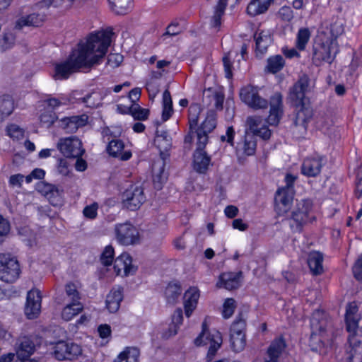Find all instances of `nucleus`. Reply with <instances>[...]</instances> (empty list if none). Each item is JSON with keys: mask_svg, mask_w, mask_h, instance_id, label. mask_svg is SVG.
<instances>
[{"mask_svg": "<svg viewBox=\"0 0 362 362\" xmlns=\"http://www.w3.org/2000/svg\"><path fill=\"white\" fill-rule=\"evenodd\" d=\"M114 35L112 28L91 33L86 41H81L68 59L54 68L55 79H66L77 71L90 69L105 55Z\"/></svg>", "mask_w": 362, "mask_h": 362, "instance_id": "nucleus-1", "label": "nucleus"}, {"mask_svg": "<svg viewBox=\"0 0 362 362\" xmlns=\"http://www.w3.org/2000/svg\"><path fill=\"white\" fill-rule=\"evenodd\" d=\"M247 125L249 131L245 132L244 136L235 147L238 157L250 156L255 154L257 148L256 136L267 140L272 135V131L263 123L259 117H248Z\"/></svg>", "mask_w": 362, "mask_h": 362, "instance_id": "nucleus-2", "label": "nucleus"}, {"mask_svg": "<svg viewBox=\"0 0 362 362\" xmlns=\"http://www.w3.org/2000/svg\"><path fill=\"white\" fill-rule=\"evenodd\" d=\"M309 86V78L306 75L300 77L296 83L290 88L288 99L296 107V117L293 120L295 126L306 127L310 117V110L305 107V94Z\"/></svg>", "mask_w": 362, "mask_h": 362, "instance_id": "nucleus-3", "label": "nucleus"}, {"mask_svg": "<svg viewBox=\"0 0 362 362\" xmlns=\"http://www.w3.org/2000/svg\"><path fill=\"white\" fill-rule=\"evenodd\" d=\"M339 52L338 42H333L325 38L322 34H317L315 38L312 49V62L316 66L324 63L331 64Z\"/></svg>", "mask_w": 362, "mask_h": 362, "instance_id": "nucleus-4", "label": "nucleus"}, {"mask_svg": "<svg viewBox=\"0 0 362 362\" xmlns=\"http://www.w3.org/2000/svg\"><path fill=\"white\" fill-rule=\"evenodd\" d=\"M21 268L18 259L10 253L0 254V279L13 283L19 277Z\"/></svg>", "mask_w": 362, "mask_h": 362, "instance_id": "nucleus-5", "label": "nucleus"}, {"mask_svg": "<svg viewBox=\"0 0 362 362\" xmlns=\"http://www.w3.org/2000/svg\"><path fill=\"white\" fill-rule=\"evenodd\" d=\"M313 208L310 199H302L296 204L291 212L290 218V227L293 232H300L303 226L310 218L309 214Z\"/></svg>", "mask_w": 362, "mask_h": 362, "instance_id": "nucleus-6", "label": "nucleus"}, {"mask_svg": "<svg viewBox=\"0 0 362 362\" xmlns=\"http://www.w3.org/2000/svg\"><path fill=\"white\" fill-rule=\"evenodd\" d=\"M222 343L221 334L218 331H214L213 333L207 332L206 325L202 324V332L194 339V344L197 346L206 345L209 344V348L207 354V358L211 360L215 356L217 350L220 348Z\"/></svg>", "mask_w": 362, "mask_h": 362, "instance_id": "nucleus-7", "label": "nucleus"}, {"mask_svg": "<svg viewBox=\"0 0 362 362\" xmlns=\"http://www.w3.org/2000/svg\"><path fill=\"white\" fill-rule=\"evenodd\" d=\"M57 148L65 157L70 158L81 157L85 152L81 141L74 136L61 138Z\"/></svg>", "mask_w": 362, "mask_h": 362, "instance_id": "nucleus-8", "label": "nucleus"}, {"mask_svg": "<svg viewBox=\"0 0 362 362\" xmlns=\"http://www.w3.org/2000/svg\"><path fill=\"white\" fill-rule=\"evenodd\" d=\"M240 98L241 100L253 109H265L268 107V102L259 94L257 87L248 85L240 89Z\"/></svg>", "mask_w": 362, "mask_h": 362, "instance_id": "nucleus-9", "label": "nucleus"}, {"mask_svg": "<svg viewBox=\"0 0 362 362\" xmlns=\"http://www.w3.org/2000/svg\"><path fill=\"white\" fill-rule=\"evenodd\" d=\"M115 232L116 239L121 245H130L139 241V231L129 222L116 224Z\"/></svg>", "mask_w": 362, "mask_h": 362, "instance_id": "nucleus-10", "label": "nucleus"}, {"mask_svg": "<svg viewBox=\"0 0 362 362\" xmlns=\"http://www.w3.org/2000/svg\"><path fill=\"white\" fill-rule=\"evenodd\" d=\"M82 353L81 347L76 343L60 341L54 346L53 355L59 361L73 360Z\"/></svg>", "mask_w": 362, "mask_h": 362, "instance_id": "nucleus-11", "label": "nucleus"}, {"mask_svg": "<svg viewBox=\"0 0 362 362\" xmlns=\"http://www.w3.org/2000/svg\"><path fill=\"white\" fill-rule=\"evenodd\" d=\"M146 197L141 187L131 186L122 194V203L125 208L135 211L145 202Z\"/></svg>", "mask_w": 362, "mask_h": 362, "instance_id": "nucleus-12", "label": "nucleus"}, {"mask_svg": "<svg viewBox=\"0 0 362 362\" xmlns=\"http://www.w3.org/2000/svg\"><path fill=\"white\" fill-rule=\"evenodd\" d=\"M269 106L267 122L269 125L276 126L284 115L283 95L281 93L276 92L270 97Z\"/></svg>", "mask_w": 362, "mask_h": 362, "instance_id": "nucleus-13", "label": "nucleus"}, {"mask_svg": "<svg viewBox=\"0 0 362 362\" xmlns=\"http://www.w3.org/2000/svg\"><path fill=\"white\" fill-rule=\"evenodd\" d=\"M344 33V23L342 19L333 18L330 23H325L319 29L317 34H322L333 42H338L337 38Z\"/></svg>", "mask_w": 362, "mask_h": 362, "instance_id": "nucleus-14", "label": "nucleus"}, {"mask_svg": "<svg viewBox=\"0 0 362 362\" xmlns=\"http://www.w3.org/2000/svg\"><path fill=\"white\" fill-rule=\"evenodd\" d=\"M42 296L40 291L30 290L27 293L25 314L28 319L37 317L41 310Z\"/></svg>", "mask_w": 362, "mask_h": 362, "instance_id": "nucleus-15", "label": "nucleus"}, {"mask_svg": "<svg viewBox=\"0 0 362 362\" xmlns=\"http://www.w3.org/2000/svg\"><path fill=\"white\" fill-rule=\"evenodd\" d=\"M326 163L322 156H314L306 158L301 165V173L307 177H315L320 175L322 168Z\"/></svg>", "mask_w": 362, "mask_h": 362, "instance_id": "nucleus-16", "label": "nucleus"}, {"mask_svg": "<svg viewBox=\"0 0 362 362\" xmlns=\"http://www.w3.org/2000/svg\"><path fill=\"white\" fill-rule=\"evenodd\" d=\"M293 192L288 189L277 190L274 201L276 210L279 215L286 213L291 207L293 201Z\"/></svg>", "mask_w": 362, "mask_h": 362, "instance_id": "nucleus-17", "label": "nucleus"}, {"mask_svg": "<svg viewBox=\"0 0 362 362\" xmlns=\"http://www.w3.org/2000/svg\"><path fill=\"white\" fill-rule=\"evenodd\" d=\"M242 275V272L223 273L220 276L216 285L219 288H225L229 291L238 288L240 286Z\"/></svg>", "mask_w": 362, "mask_h": 362, "instance_id": "nucleus-18", "label": "nucleus"}, {"mask_svg": "<svg viewBox=\"0 0 362 362\" xmlns=\"http://www.w3.org/2000/svg\"><path fill=\"white\" fill-rule=\"evenodd\" d=\"M37 189L52 205L56 206L61 202L62 191L59 190L57 186L49 183H41L38 185Z\"/></svg>", "mask_w": 362, "mask_h": 362, "instance_id": "nucleus-19", "label": "nucleus"}, {"mask_svg": "<svg viewBox=\"0 0 362 362\" xmlns=\"http://www.w3.org/2000/svg\"><path fill=\"white\" fill-rule=\"evenodd\" d=\"M199 298V291L196 287H191L184 294V308L185 315L189 317L196 308Z\"/></svg>", "mask_w": 362, "mask_h": 362, "instance_id": "nucleus-20", "label": "nucleus"}, {"mask_svg": "<svg viewBox=\"0 0 362 362\" xmlns=\"http://www.w3.org/2000/svg\"><path fill=\"white\" fill-rule=\"evenodd\" d=\"M255 52L257 57H262L267 51L272 40L269 31H261L255 34Z\"/></svg>", "mask_w": 362, "mask_h": 362, "instance_id": "nucleus-21", "label": "nucleus"}, {"mask_svg": "<svg viewBox=\"0 0 362 362\" xmlns=\"http://www.w3.org/2000/svg\"><path fill=\"white\" fill-rule=\"evenodd\" d=\"M193 168L199 173H206L211 163V157L205 151H196L193 154Z\"/></svg>", "mask_w": 362, "mask_h": 362, "instance_id": "nucleus-22", "label": "nucleus"}, {"mask_svg": "<svg viewBox=\"0 0 362 362\" xmlns=\"http://www.w3.org/2000/svg\"><path fill=\"white\" fill-rule=\"evenodd\" d=\"M286 347V344L282 337L274 339L267 349L269 361L266 362H277L279 356L283 354Z\"/></svg>", "mask_w": 362, "mask_h": 362, "instance_id": "nucleus-23", "label": "nucleus"}, {"mask_svg": "<svg viewBox=\"0 0 362 362\" xmlns=\"http://www.w3.org/2000/svg\"><path fill=\"white\" fill-rule=\"evenodd\" d=\"M123 299L122 288L120 287L113 288L107 294L106 298V307L112 313H116Z\"/></svg>", "mask_w": 362, "mask_h": 362, "instance_id": "nucleus-24", "label": "nucleus"}, {"mask_svg": "<svg viewBox=\"0 0 362 362\" xmlns=\"http://www.w3.org/2000/svg\"><path fill=\"white\" fill-rule=\"evenodd\" d=\"M88 117L86 115L81 116H73L64 118L62 120V126L67 133H74L79 127L86 125Z\"/></svg>", "mask_w": 362, "mask_h": 362, "instance_id": "nucleus-25", "label": "nucleus"}, {"mask_svg": "<svg viewBox=\"0 0 362 362\" xmlns=\"http://www.w3.org/2000/svg\"><path fill=\"white\" fill-rule=\"evenodd\" d=\"M323 255L317 251L310 252L308 257V264L311 273L317 276L323 273Z\"/></svg>", "mask_w": 362, "mask_h": 362, "instance_id": "nucleus-26", "label": "nucleus"}, {"mask_svg": "<svg viewBox=\"0 0 362 362\" xmlns=\"http://www.w3.org/2000/svg\"><path fill=\"white\" fill-rule=\"evenodd\" d=\"M224 94L221 92L211 91L209 89L207 91H204L203 94V103L207 106L213 104L216 110H222L223 104L224 101Z\"/></svg>", "mask_w": 362, "mask_h": 362, "instance_id": "nucleus-27", "label": "nucleus"}, {"mask_svg": "<svg viewBox=\"0 0 362 362\" xmlns=\"http://www.w3.org/2000/svg\"><path fill=\"white\" fill-rule=\"evenodd\" d=\"M132 259L127 253H122L115 260V269L120 270L119 267L122 266L126 275L133 274L136 271V267L132 265Z\"/></svg>", "mask_w": 362, "mask_h": 362, "instance_id": "nucleus-28", "label": "nucleus"}, {"mask_svg": "<svg viewBox=\"0 0 362 362\" xmlns=\"http://www.w3.org/2000/svg\"><path fill=\"white\" fill-rule=\"evenodd\" d=\"M164 160L154 164L153 167V181L156 189H160L163 184L168 179V174L165 172Z\"/></svg>", "mask_w": 362, "mask_h": 362, "instance_id": "nucleus-29", "label": "nucleus"}, {"mask_svg": "<svg viewBox=\"0 0 362 362\" xmlns=\"http://www.w3.org/2000/svg\"><path fill=\"white\" fill-rule=\"evenodd\" d=\"M43 16L38 13H32L26 16H22L16 23L15 28L21 29L24 26L38 27L43 22Z\"/></svg>", "mask_w": 362, "mask_h": 362, "instance_id": "nucleus-30", "label": "nucleus"}, {"mask_svg": "<svg viewBox=\"0 0 362 362\" xmlns=\"http://www.w3.org/2000/svg\"><path fill=\"white\" fill-rule=\"evenodd\" d=\"M154 144L160 150V156L171 147V138L165 131H156Z\"/></svg>", "mask_w": 362, "mask_h": 362, "instance_id": "nucleus-31", "label": "nucleus"}, {"mask_svg": "<svg viewBox=\"0 0 362 362\" xmlns=\"http://www.w3.org/2000/svg\"><path fill=\"white\" fill-rule=\"evenodd\" d=\"M15 109L13 97L9 94L0 95V115L2 118L11 115Z\"/></svg>", "mask_w": 362, "mask_h": 362, "instance_id": "nucleus-32", "label": "nucleus"}, {"mask_svg": "<svg viewBox=\"0 0 362 362\" xmlns=\"http://www.w3.org/2000/svg\"><path fill=\"white\" fill-rule=\"evenodd\" d=\"M111 10L117 15L127 13L132 7V0H108Z\"/></svg>", "mask_w": 362, "mask_h": 362, "instance_id": "nucleus-33", "label": "nucleus"}, {"mask_svg": "<svg viewBox=\"0 0 362 362\" xmlns=\"http://www.w3.org/2000/svg\"><path fill=\"white\" fill-rule=\"evenodd\" d=\"M35 344L28 337H23L17 349V357H30L35 351Z\"/></svg>", "mask_w": 362, "mask_h": 362, "instance_id": "nucleus-34", "label": "nucleus"}, {"mask_svg": "<svg viewBox=\"0 0 362 362\" xmlns=\"http://www.w3.org/2000/svg\"><path fill=\"white\" fill-rule=\"evenodd\" d=\"M182 290L177 283H170L165 290V296L168 304L174 305L177 303Z\"/></svg>", "mask_w": 362, "mask_h": 362, "instance_id": "nucleus-35", "label": "nucleus"}, {"mask_svg": "<svg viewBox=\"0 0 362 362\" xmlns=\"http://www.w3.org/2000/svg\"><path fill=\"white\" fill-rule=\"evenodd\" d=\"M285 65V60L281 55L272 56L267 59V64L265 71L269 73L276 74L280 71Z\"/></svg>", "mask_w": 362, "mask_h": 362, "instance_id": "nucleus-36", "label": "nucleus"}, {"mask_svg": "<svg viewBox=\"0 0 362 362\" xmlns=\"http://www.w3.org/2000/svg\"><path fill=\"white\" fill-rule=\"evenodd\" d=\"M139 350L135 347H127L117 356L114 362H138Z\"/></svg>", "mask_w": 362, "mask_h": 362, "instance_id": "nucleus-37", "label": "nucleus"}, {"mask_svg": "<svg viewBox=\"0 0 362 362\" xmlns=\"http://www.w3.org/2000/svg\"><path fill=\"white\" fill-rule=\"evenodd\" d=\"M83 308V306L81 303L71 302L64 308L62 313V317L66 321H69L81 313Z\"/></svg>", "mask_w": 362, "mask_h": 362, "instance_id": "nucleus-38", "label": "nucleus"}, {"mask_svg": "<svg viewBox=\"0 0 362 362\" xmlns=\"http://www.w3.org/2000/svg\"><path fill=\"white\" fill-rule=\"evenodd\" d=\"M173 112V101L170 93L165 90L163 94L162 120L165 122L170 119Z\"/></svg>", "mask_w": 362, "mask_h": 362, "instance_id": "nucleus-39", "label": "nucleus"}, {"mask_svg": "<svg viewBox=\"0 0 362 362\" xmlns=\"http://www.w3.org/2000/svg\"><path fill=\"white\" fill-rule=\"evenodd\" d=\"M269 7L261 0H252L247 7V12L250 16H255L265 13Z\"/></svg>", "mask_w": 362, "mask_h": 362, "instance_id": "nucleus-40", "label": "nucleus"}, {"mask_svg": "<svg viewBox=\"0 0 362 362\" xmlns=\"http://www.w3.org/2000/svg\"><path fill=\"white\" fill-rule=\"evenodd\" d=\"M102 99L103 97L99 92L93 91L78 100L88 107L96 108L101 104Z\"/></svg>", "mask_w": 362, "mask_h": 362, "instance_id": "nucleus-41", "label": "nucleus"}, {"mask_svg": "<svg viewBox=\"0 0 362 362\" xmlns=\"http://www.w3.org/2000/svg\"><path fill=\"white\" fill-rule=\"evenodd\" d=\"M230 343L233 351H242L246 345L245 334H230Z\"/></svg>", "mask_w": 362, "mask_h": 362, "instance_id": "nucleus-42", "label": "nucleus"}, {"mask_svg": "<svg viewBox=\"0 0 362 362\" xmlns=\"http://www.w3.org/2000/svg\"><path fill=\"white\" fill-rule=\"evenodd\" d=\"M202 108L199 104H192L189 107V125L190 132L197 128Z\"/></svg>", "mask_w": 362, "mask_h": 362, "instance_id": "nucleus-43", "label": "nucleus"}, {"mask_svg": "<svg viewBox=\"0 0 362 362\" xmlns=\"http://www.w3.org/2000/svg\"><path fill=\"white\" fill-rule=\"evenodd\" d=\"M128 112L136 120H146L149 115V110L148 109L142 108L137 103H132V105L128 107Z\"/></svg>", "mask_w": 362, "mask_h": 362, "instance_id": "nucleus-44", "label": "nucleus"}, {"mask_svg": "<svg viewBox=\"0 0 362 362\" xmlns=\"http://www.w3.org/2000/svg\"><path fill=\"white\" fill-rule=\"evenodd\" d=\"M310 37V32L308 28H300L298 30L296 36V47L298 50L303 51L305 49Z\"/></svg>", "mask_w": 362, "mask_h": 362, "instance_id": "nucleus-45", "label": "nucleus"}, {"mask_svg": "<svg viewBox=\"0 0 362 362\" xmlns=\"http://www.w3.org/2000/svg\"><path fill=\"white\" fill-rule=\"evenodd\" d=\"M124 143L119 139H112L107 146V153L112 157H117L124 149Z\"/></svg>", "mask_w": 362, "mask_h": 362, "instance_id": "nucleus-46", "label": "nucleus"}, {"mask_svg": "<svg viewBox=\"0 0 362 362\" xmlns=\"http://www.w3.org/2000/svg\"><path fill=\"white\" fill-rule=\"evenodd\" d=\"M246 321L243 317V315L240 314L236 317L235 321L230 327V334H245Z\"/></svg>", "mask_w": 362, "mask_h": 362, "instance_id": "nucleus-47", "label": "nucleus"}, {"mask_svg": "<svg viewBox=\"0 0 362 362\" xmlns=\"http://www.w3.org/2000/svg\"><path fill=\"white\" fill-rule=\"evenodd\" d=\"M323 312L321 310H315L310 318V325L313 329L320 332H322L325 330L323 327Z\"/></svg>", "mask_w": 362, "mask_h": 362, "instance_id": "nucleus-48", "label": "nucleus"}, {"mask_svg": "<svg viewBox=\"0 0 362 362\" xmlns=\"http://www.w3.org/2000/svg\"><path fill=\"white\" fill-rule=\"evenodd\" d=\"M216 126V122L213 115L207 116L201 126L196 128L195 130L209 134Z\"/></svg>", "mask_w": 362, "mask_h": 362, "instance_id": "nucleus-49", "label": "nucleus"}, {"mask_svg": "<svg viewBox=\"0 0 362 362\" xmlns=\"http://www.w3.org/2000/svg\"><path fill=\"white\" fill-rule=\"evenodd\" d=\"M65 291L66 296L70 298L71 302L81 303V296L74 284L71 282L68 283L65 286Z\"/></svg>", "mask_w": 362, "mask_h": 362, "instance_id": "nucleus-50", "label": "nucleus"}, {"mask_svg": "<svg viewBox=\"0 0 362 362\" xmlns=\"http://www.w3.org/2000/svg\"><path fill=\"white\" fill-rule=\"evenodd\" d=\"M114 249L111 245L106 246L100 256L101 263L104 266L111 265L114 259Z\"/></svg>", "mask_w": 362, "mask_h": 362, "instance_id": "nucleus-51", "label": "nucleus"}, {"mask_svg": "<svg viewBox=\"0 0 362 362\" xmlns=\"http://www.w3.org/2000/svg\"><path fill=\"white\" fill-rule=\"evenodd\" d=\"M7 134L13 139H21L24 136V130L15 124L8 125L6 127Z\"/></svg>", "mask_w": 362, "mask_h": 362, "instance_id": "nucleus-52", "label": "nucleus"}, {"mask_svg": "<svg viewBox=\"0 0 362 362\" xmlns=\"http://www.w3.org/2000/svg\"><path fill=\"white\" fill-rule=\"evenodd\" d=\"M56 119L57 116L55 113L50 110H45L40 116L41 124L46 127H49L52 125Z\"/></svg>", "mask_w": 362, "mask_h": 362, "instance_id": "nucleus-53", "label": "nucleus"}, {"mask_svg": "<svg viewBox=\"0 0 362 362\" xmlns=\"http://www.w3.org/2000/svg\"><path fill=\"white\" fill-rule=\"evenodd\" d=\"M309 346L313 351L321 353L324 348V343L317 334L313 333L310 338Z\"/></svg>", "mask_w": 362, "mask_h": 362, "instance_id": "nucleus-54", "label": "nucleus"}, {"mask_svg": "<svg viewBox=\"0 0 362 362\" xmlns=\"http://www.w3.org/2000/svg\"><path fill=\"white\" fill-rule=\"evenodd\" d=\"M235 308V301L233 298H227L223 304V316L224 318L228 319L230 317Z\"/></svg>", "mask_w": 362, "mask_h": 362, "instance_id": "nucleus-55", "label": "nucleus"}, {"mask_svg": "<svg viewBox=\"0 0 362 362\" xmlns=\"http://www.w3.org/2000/svg\"><path fill=\"white\" fill-rule=\"evenodd\" d=\"M197 134V148L196 151H204L206 145L208 143V134L195 130Z\"/></svg>", "mask_w": 362, "mask_h": 362, "instance_id": "nucleus-56", "label": "nucleus"}, {"mask_svg": "<svg viewBox=\"0 0 362 362\" xmlns=\"http://www.w3.org/2000/svg\"><path fill=\"white\" fill-rule=\"evenodd\" d=\"M98 204L96 202L86 206L83 211L84 216L89 219H95L98 215Z\"/></svg>", "mask_w": 362, "mask_h": 362, "instance_id": "nucleus-57", "label": "nucleus"}, {"mask_svg": "<svg viewBox=\"0 0 362 362\" xmlns=\"http://www.w3.org/2000/svg\"><path fill=\"white\" fill-rule=\"evenodd\" d=\"M182 31V28L177 23H172L166 29V32L163 35L165 38L167 36H175Z\"/></svg>", "mask_w": 362, "mask_h": 362, "instance_id": "nucleus-58", "label": "nucleus"}, {"mask_svg": "<svg viewBox=\"0 0 362 362\" xmlns=\"http://www.w3.org/2000/svg\"><path fill=\"white\" fill-rule=\"evenodd\" d=\"M235 134V132L234 128L230 126L227 127L226 134L221 136V140L222 141H226L231 146H234V136Z\"/></svg>", "mask_w": 362, "mask_h": 362, "instance_id": "nucleus-59", "label": "nucleus"}, {"mask_svg": "<svg viewBox=\"0 0 362 362\" xmlns=\"http://www.w3.org/2000/svg\"><path fill=\"white\" fill-rule=\"evenodd\" d=\"M279 16L284 21H290L293 18V11L289 6H282L279 12Z\"/></svg>", "mask_w": 362, "mask_h": 362, "instance_id": "nucleus-60", "label": "nucleus"}, {"mask_svg": "<svg viewBox=\"0 0 362 362\" xmlns=\"http://www.w3.org/2000/svg\"><path fill=\"white\" fill-rule=\"evenodd\" d=\"M123 61V56L120 54H110L107 57V64L112 67H117Z\"/></svg>", "mask_w": 362, "mask_h": 362, "instance_id": "nucleus-61", "label": "nucleus"}, {"mask_svg": "<svg viewBox=\"0 0 362 362\" xmlns=\"http://www.w3.org/2000/svg\"><path fill=\"white\" fill-rule=\"evenodd\" d=\"M353 273L357 280L362 281V255L356 262L353 267Z\"/></svg>", "mask_w": 362, "mask_h": 362, "instance_id": "nucleus-62", "label": "nucleus"}, {"mask_svg": "<svg viewBox=\"0 0 362 362\" xmlns=\"http://www.w3.org/2000/svg\"><path fill=\"white\" fill-rule=\"evenodd\" d=\"M223 67H224L226 77L228 78H232V76H233V73H232L233 64H232V62H231L230 58L228 56H225L223 58Z\"/></svg>", "mask_w": 362, "mask_h": 362, "instance_id": "nucleus-63", "label": "nucleus"}, {"mask_svg": "<svg viewBox=\"0 0 362 362\" xmlns=\"http://www.w3.org/2000/svg\"><path fill=\"white\" fill-rule=\"evenodd\" d=\"M98 331L99 336L103 339L110 337L111 334V327L107 324L100 325L98 328Z\"/></svg>", "mask_w": 362, "mask_h": 362, "instance_id": "nucleus-64", "label": "nucleus"}]
</instances>
